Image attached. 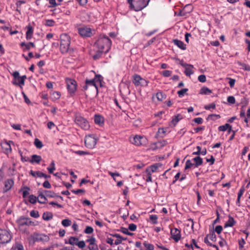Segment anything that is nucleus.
Segmentation results:
<instances>
[{
    "label": "nucleus",
    "instance_id": "nucleus-24",
    "mask_svg": "<svg viewBox=\"0 0 250 250\" xmlns=\"http://www.w3.org/2000/svg\"><path fill=\"white\" fill-rule=\"evenodd\" d=\"M182 119V117L181 115L178 114L176 116H175L173 117V119L171 122V124L175 126L177 123Z\"/></svg>",
    "mask_w": 250,
    "mask_h": 250
},
{
    "label": "nucleus",
    "instance_id": "nucleus-51",
    "mask_svg": "<svg viewBox=\"0 0 250 250\" xmlns=\"http://www.w3.org/2000/svg\"><path fill=\"white\" fill-rule=\"evenodd\" d=\"M87 242L89 243L90 246L95 245L96 239L94 237H91L86 240Z\"/></svg>",
    "mask_w": 250,
    "mask_h": 250
},
{
    "label": "nucleus",
    "instance_id": "nucleus-38",
    "mask_svg": "<svg viewBox=\"0 0 250 250\" xmlns=\"http://www.w3.org/2000/svg\"><path fill=\"white\" fill-rule=\"evenodd\" d=\"M188 91V88H183L178 91L177 93L180 98L184 96V94Z\"/></svg>",
    "mask_w": 250,
    "mask_h": 250
},
{
    "label": "nucleus",
    "instance_id": "nucleus-12",
    "mask_svg": "<svg viewBox=\"0 0 250 250\" xmlns=\"http://www.w3.org/2000/svg\"><path fill=\"white\" fill-rule=\"evenodd\" d=\"M171 237L175 241V242H178L181 239V231L177 229L174 228L170 229Z\"/></svg>",
    "mask_w": 250,
    "mask_h": 250
},
{
    "label": "nucleus",
    "instance_id": "nucleus-42",
    "mask_svg": "<svg viewBox=\"0 0 250 250\" xmlns=\"http://www.w3.org/2000/svg\"><path fill=\"white\" fill-rule=\"evenodd\" d=\"M13 249V250H24L23 246L19 243L15 244Z\"/></svg>",
    "mask_w": 250,
    "mask_h": 250
},
{
    "label": "nucleus",
    "instance_id": "nucleus-60",
    "mask_svg": "<svg viewBox=\"0 0 250 250\" xmlns=\"http://www.w3.org/2000/svg\"><path fill=\"white\" fill-rule=\"evenodd\" d=\"M55 246L57 247V245L54 244V245H52L48 247L41 249L40 250H54V248Z\"/></svg>",
    "mask_w": 250,
    "mask_h": 250
},
{
    "label": "nucleus",
    "instance_id": "nucleus-57",
    "mask_svg": "<svg viewBox=\"0 0 250 250\" xmlns=\"http://www.w3.org/2000/svg\"><path fill=\"white\" fill-rule=\"evenodd\" d=\"M121 231L125 234L128 235H132L133 234L132 233H131L128 231V229L125 228H121Z\"/></svg>",
    "mask_w": 250,
    "mask_h": 250
},
{
    "label": "nucleus",
    "instance_id": "nucleus-22",
    "mask_svg": "<svg viewBox=\"0 0 250 250\" xmlns=\"http://www.w3.org/2000/svg\"><path fill=\"white\" fill-rule=\"evenodd\" d=\"M94 122L96 124L101 125L104 124V120L101 115H95L94 116Z\"/></svg>",
    "mask_w": 250,
    "mask_h": 250
},
{
    "label": "nucleus",
    "instance_id": "nucleus-8",
    "mask_svg": "<svg viewBox=\"0 0 250 250\" xmlns=\"http://www.w3.org/2000/svg\"><path fill=\"white\" fill-rule=\"evenodd\" d=\"M133 83L135 86H146L147 85L148 82L140 75L136 74L133 76Z\"/></svg>",
    "mask_w": 250,
    "mask_h": 250
},
{
    "label": "nucleus",
    "instance_id": "nucleus-46",
    "mask_svg": "<svg viewBox=\"0 0 250 250\" xmlns=\"http://www.w3.org/2000/svg\"><path fill=\"white\" fill-rule=\"evenodd\" d=\"M220 116L219 115H216V114H210L208 116L207 120H214L215 119L214 118H216V119H219L220 118Z\"/></svg>",
    "mask_w": 250,
    "mask_h": 250
},
{
    "label": "nucleus",
    "instance_id": "nucleus-7",
    "mask_svg": "<svg viewBox=\"0 0 250 250\" xmlns=\"http://www.w3.org/2000/svg\"><path fill=\"white\" fill-rule=\"evenodd\" d=\"M11 239V235L7 230L0 229V244L7 243Z\"/></svg>",
    "mask_w": 250,
    "mask_h": 250
},
{
    "label": "nucleus",
    "instance_id": "nucleus-33",
    "mask_svg": "<svg viewBox=\"0 0 250 250\" xmlns=\"http://www.w3.org/2000/svg\"><path fill=\"white\" fill-rule=\"evenodd\" d=\"M149 219L151 221L153 224H156L158 223V217L156 215H150L149 216Z\"/></svg>",
    "mask_w": 250,
    "mask_h": 250
},
{
    "label": "nucleus",
    "instance_id": "nucleus-52",
    "mask_svg": "<svg viewBox=\"0 0 250 250\" xmlns=\"http://www.w3.org/2000/svg\"><path fill=\"white\" fill-rule=\"evenodd\" d=\"M239 248L242 249L244 247V245L245 244V239L243 238L239 240L238 241Z\"/></svg>",
    "mask_w": 250,
    "mask_h": 250
},
{
    "label": "nucleus",
    "instance_id": "nucleus-11",
    "mask_svg": "<svg viewBox=\"0 0 250 250\" xmlns=\"http://www.w3.org/2000/svg\"><path fill=\"white\" fill-rule=\"evenodd\" d=\"M78 31L80 35L83 37H89L92 34L91 28L86 26L79 28Z\"/></svg>",
    "mask_w": 250,
    "mask_h": 250
},
{
    "label": "nucleus",
    "instance_id": "nucleus-40",
    "mask_svg": "<svg viewBox=\"0 0 250 250\" xmlns=\"http://www.w3.org/2000/svg\"><path fill=\"white\" fill-rule=\"evenodd\" d=\"M29 202L32 204H35L36 203L37 200V198L33 195H30L29 196Z\"/></svg>",
    "mask_w": 250,
    "mask_h": 250
},
{
    "label": "nucleus",
    "instance_id": "nucleus-45",
    "mask_svg": "<svg viewBox=\"0 0 250 250\" xmlns=\"http://www.w3.org/2000/svg\"><path fill=\"white\" fill-rule=\"evenodd\" d=\"M166 131L164 128H160L158 129V134L162 138L165 136Z\"/></svg>",
    "mask_w": 250,
    "mask_h": 250
},
{
    "label": "nucleus",
    "instance_id": "nucleus-26",
    "mask_svg": "<svg viewBox=\"0 0 250 250\" xmlns=\"http://www.w3.org/2000/svg\"><path fill=\"white\" fill-rule=\"evenodd\" d=\"M79 241V239L77 237L71 236L69 237L68 243L71 245H76Z\"/></svg>",
    "mask_w": 250,
    "mask_h": 250
},
{
    "label": "nucleus",
    "instance_id": "nucleus-15",
    "mask_svg": "<svg viewBox=\"0 0 250 250\" xmlns=\"http://www.w3.org/2000/svg\"><path fill=\"white\" fill-rule=\"evenodd\" d=\"M30 174L33 177L37 176L39 177H44L45 179L50 178V175H46L41 171H34L32 170L30 171Z\"/></svg>",
    "mask_w": 250,
    "mask_h": 250
},
{
    "label": "nucleus",
    "instance_id": "nucleus-53",
    "mask_svg": "<svg viewBox=\"0 0 250 250\" xmlns=\"http://www.w3.org/2000/svg\"><path fill=\"white\" fill-rule=\"evenodd\" d=\"M167 144V142L165 140L158 141L156 144L158 146L163 147L166 146Z\"/></svg>",
    "mask_w": 250,
    "mask_h": 250
},
{
    "label": "nucleus",
    "instance_id": "nucleus-43",
    "mask_svg": "<svg viewBox=\"0 0 250 250\" xmlns=\"http://www.w3.org/2000/svg\"><path fill=\"white\" fill-rule=\"evenodd\" d=\"M30 215L31 216L37 218L40 216L39 212L37 210H33L30 211Z\"/></svg>",
    "mask_w": 250,
    "mask_h": 250
},
{
    "label": "nucleus",
    "instance_id": "nucleus-36",
    "mask_svg": "<svg viewBox=\"0 0 250 250\" xmlns=\"http://www.w3.org/2000/svg\"><path fill=\"white\" fill-rule=\"evenodd\" d=\"M71 221L68 219H65L62 221V224L65 227H68L71 225Z\"/></svg>",
    "mask_w": 250,
    "mask_h": 250
},
{
    "label": "nucleus",
    "instance_id": "nucleus-58",
    "mask_svg": "<svg viewBox=\"0 0 250 250\" xmlns=\"http://www.w3.org/2000/svg\"><path fill=\"white\" fill-rule=\"evenodd\" d=\"M198 80L202 83H204L206 81V77L204 75H201L198 76Z\"/></svg>",
    "mask_w": 250,
    "mask_h": 250
},
{
    "label": "nucleus",
    "instance_id": "nucleus-63",
    "mask_svg": "<svg viewBox=\"0 0 250 250\" xmlns=\"http://www.w3.org/2000/svg\"><path fill=\"white\" fill-rule=\"evenodd\" d=\"M193 121L198 124H201L203 123V120L202 118L198 117L194 119Z\"/></svg>",
    "mask_w": 250,
    "mask_h": 250
},
{
    "label": "nucleus",
    "instance_id": "nucleus-30",
    "mask_svg": "<svg viewBox=\"0 0 250 250\" xmlns=\"http://www.w3.org/2000/svg\"><path fill=\"white\" fill-rule=\"evenodd\" d=\"M55 21L53 20H45L44 25L46 26L51 27L55 25Z\"/></svg>",
    "mask_w": 250,
    "mask_h": 250
},
{
    "label": "nucleus",
    "instance_id": "nucleus-9",
    "mask_svg": "<svg viewBox=\"0 0 250 250\" xmlns=\"http://www.w3.org/2000/svg\"><path fill=\"white\" fill-rule=\"evenodd\" d=\"M66 83L69 92L71 94H74L77 89L76 82L73 79H66Z\"/></svg>",
    "mask_w": 250,
    "mask_h": 250
},
{
    "label": "nucleus",
    "instance_id": "nucleus-37",
    "mask_svg": "<svg viewBox=\"0 0 250 250\" xmlns=\"http://www.w3.org/2000/svg\"><path fill=\"white\" fill-rule=\"evenodd\" d=\"M193 166H194V163H191V162L190 160H188L186 163V166H185V169L186 170L189 169Z\"/></svg>",
    "mask_w": 250,
    "mask_h": 250
},
{
    "label": "nucleus",
    "instance_id": "nucleus-23",
    "mask_svg": "<svg viewBox=\"0 0 250 250\" xmlns=\"http://www.w3.org/2000/svg\"><path fill=\"white\" fill-rule=\"evenodd\" d=\"M33 29L31 26H27V31L26 33V38L27 40H30L32 38Z\"/></svg>",
    "mask_w": 250,
    "mask_h": 250
},
{
    "label": "nucleus",
    "instance_id": "nucleus-31",
    "mask_svg": "<svg viewBox=\"0 0 250 250\" xmlns=\"http://www.w3.org/2000/svg\"><path fill=\"white\" fill-rule=\"evenodd\" d=\"M229 127L230 128V125L229 124H226L224 125L219 126L218 127V130L221 131H225Z\"/></svg>",
    "mask_w": 250,
    "mask_h": 250
},
{
    "label": "nucleus",
    "instance_id": "nucleus-13",
    "mask_svg": "<svg viewBox=\"0 0 250 250\" xmlns=\"http://www.w3.org/2000/svg\"><path fill=\"white\" fill-rule=\"evenodd\" d=\"M14 184V181L12 179H8L4 182V188L3 191L4 193L7 192L10 190Z\"/></svg>",
    "mask_w": 250,
    "mask_h": 250
},
{
    "label": "nucleus",
    "instance_id": "nucleus-50",
    "mask_svg": "<svg viewBox=\"0 0 250 250\" xmlns=\"http://www.w3.org/2000/svg\"><path fill=\"white\" fill-rule=\"evenodd\" d=\"M157 168H158V167L157 166H155L154 165L151 166H150L149 167V169L147 168L146 169V172L148 173V170L149 169L150 172H155L157 170Z\"/></svg>",
    "mask_w": 250,
    "mask_h": 250
},
{
    "label": "nucleus",
    "instance_id": "nucleus-47",
    "mask_svg": "<svg viewBox=\"0 0 250 250\" xmlns=\"http://www.w3.org/2000/svg\"><path fill=\"white\" fill-rule=\"evenodd\" d=\"M157 99L159 101H162L165 98V95L162 92H158L156 95Z\"/></svg>",
    "mask_w": 250,
    "mask_h": 250
},
{
    "label": "nucleus",
    "instance_id": "nucleus-2",
    "mask_svg": "<svg viewBox=\"0 0 250 250\" xmlns=\"http://www.w3.org/2000/svg\"><path fill=\"white\" fill-rule=\"evenodd\" d=\"M70 38L66 34L60 36V51L62 53H67L70 50Z\"/></svg>",
    "mask_w": 250,
    "mask_h": 250
},
{
    "label": "nucleus",
    "instance_id": "nucleus-39",
    "mask_svg": "<svg viewBox=\"0 0 250 250\" xmlns=\"http://www.w3.org/2000/svg\"><path fill=\"white\" fill-rule=\"evenodd\" d=\"M211 93L210 90L207 87H203L201 88L200 93L202 94H208Z\"/></svg>",
    "mask_w": 250,
    "mask_h": 250
},
{
    "label": "nucleus",
    "instance_id": "nucleus-29",
    "mask_svg": "<svg viewBox=\"0 0 250 250\" xmlns=\"http://www.w3.org/2000/svg\"><path fill=\"white\" fill-rule=\"evenodd\" d=\"M34 145L38 148H41L43 146L42 142L38 139L36 138L34 141Z\"/></svg>",
    "mask_w": 250,
    "mask_h": 250
},
{
    "label": "nucleus",
    "instance_id": "nucleus-1",
    "mask_svg": "<svg viewBox=\"0 0 250 250\" xmlns=\"http://www.w3.org/2000/svg\"><path fill=\"white\" fill-rule=\"evenodd\" d=\"M112 42L108 37L100 35L95 42L94 45L97 49H100L101 52H108L111 48Z\"/></svg>",
    "mask_w": 250,
    "mask_h": 250
},
{
    "label": "nucleus",
    "instance_id": "nucleus-18",
    "mask_svg": "<svg viewBox=\"0 0 250 250\" xmlns=\"http://www.w3.org/2000/svg\"><path fill=\"white\" fill-rule=\"evenodd\" d=\"M185 74L187 76H190L191 74H193V66L191 64L188 65L185 68Z\"/></svg>",
    "mask_w": 250,
    "mask_h": 250
},
{
    "label": "nucleus",
    "instance_id": "nucleus-20",
    "mask_svg": "<svg viewBox=\"0 0 250 250\" xmlns=\"http://www.w3.org/2000/svg\"><path fill=\"white\" fill-rule=\"evenodd\" d=\"M42 160V159L41 156L34 154L31 156V159L30 162L32 164L34 163L39 164Z\"/></svg>",
    "mask_w": 250,
    "mask_h": 250
},
{
    "label": "nucleus",
    "instance_id": "nucleus-62",
    "mask_svg": "<svg viewBox=\"0 0 250 250\" xmlns=\"http://www.w3.org/2000/svg\"><path fill=\"white\" fill-rule=\"evenodd\" d=\"M128 229L131 231H135L137 229V226L134 224H130L129 225Z\"/></svg>",
    "mask_w": 250,
    "mask_h": 250
},
{
    "label": "nucleus",
    "instance_id": "nucleus-41",
    "mask_svg": "<svg viewBox=\"0 0 250 250\" xmlns=\"http://www.w3.org/2000/svg\"><path fill=\"white\" fill-rule=\"evenodd\" d=\"M93 229L90 226H86L84 232L86 234H91L93 232Z\"/></svg>",
    "mask_w": 250,
    "mask_h": 250
},
{
    "label": "nucleus",
    "instance_id": "nucleus-3",
    "mask_svg": "<svg viewBox=\"0 0 250 250\" xmlns=\"http://www.w3.org/2000/svg\"><path fill=\"white\" fill-rule=\"evenodd\" d=\"M50 240V237L48 235L44 233H39L35 232L30 237V241L33 243L42 242L43 244L47 243Z\"/></svg>",
    "mask_w": 250,
    "mask_h": 250
},
{
    "label": "nucleus",
    "instance_id": "nucleus-44",
    "mask_svg": "<svg viewBox=\"0 0 250 250\" xmlns=\"http://www.w3.org/2000/svg\"><path fill=\"white\" fill-rule=\"evenodd\" d=\"M74 153L80 156L89 154V153L88 151L82 150L75 151H74Z\"/></svg>",
    "mask_w": 250,
    "mask_h": 250
},
{
    "label": "nucleus",
    "instance_id": "nucleus-25",
    "mask_svg": "<svg viewBox=\"0 0 250 250\" xmlns=\"http://www.w3.org/2000/svg\"><path fill=\"white\" fill-rule=\"evenodd\" d=\"M53 214L50 212H46L42 215V219L45 221H49L52 219Z\"/></svg>",
    "mask_w": 250,
    "mask_h": 250
},
{
    "label": "nucleus",
    "instance_id": "nucleus-21",
    "mask_svg": "<svg viewBox=\"0 0 250 250\" xmlns=\"http://www.w3.org/2000/svg\"><path fill=\"white\" fill-rule=\"evenodd\" d=\"M236 222L234 221L233 218L230 216H229V220L225 224V228L227 227H231L233 226Z\"/></svg>",
    "mask_w": 250,
    "mask_h": 250
},
{
    "label": "nucleus",
    "instance_id": "nucleus-10",
    "mask_svg": "<svg viewBox=\"0 0 250 250\" xmlns=\"http://www.w3.org/2000/svg\"><path fill=\"white\" fill-rule=\"evenodd\" d=\"M130 141L134 145L140 146L146 142V139L143 136L136 135L132 139L130 138Z\"/></svg>",
    "mask_w": 250,
    "mask_h": 250
},
{
    "label": "nucleus",
    "instance_id": "nucleus-34",
    "mask_svg": "<svg viewBox=\"0 0 250 250\" xmlns=\"http://www.w3.org/2000/svg\"><path fill=\"white\" fill-rule=\"evenodd\" d=\"M103 53H104V52H101L100 49H97L96 54L93 56V59L95 60L100 59Z\"/></svg>",
    "mask_w": 250,
    "mask_h": 250
},
{
    "label": "nucleus",
    "instance_id": "nucleus-27",
    "mask_svg": "<svg viewBox=\"0 0 250 250\" xmlns=\"http://www.w3.org/2000/svg\"><path fill=\"white\" fill-rule=\"evenodd\" d=\"M21 47L25 46V49L27 50H29L31 47H34L35 46L34 43L31 42H30L28 43H25V42H21Z\"/></svg>",
    "mask_w": 250,
    "mask_h": 250
},
{
    "label": "nucleus",
    "instance_id": "nucleus-16",
    "mask_svg": "<svg viewBox=\"0 0 250 250\" xmlns=\"http://www.w3.org/2000/svg\"><path fill=\"white\" fill-rule=\"evenodd\" d=\"M175 45H177L179 48L182 50L186 49V45L181 41L178 39H175L173 41Z\"/></svg>",
    "mask_w": 250,
    "mask_h": 250
},
{
    "label": "nucleus",
    "instance_id": "nucleus-56",
    "mask_svg": "<svg viewBox=\"0 0 250 250\" xmlns=\"http://www.w3.org/2000/svg\"><path fill=\"white\" fill-rule=\"evenodd\" d=\"M24 189H25L22 192V196L23 198H25L29 194L28 191L29 188L27 187H25Z\"/></svg>",
    "mask_w": 250,
    "mask_h": 250
},
{
    "label": "nucleus",
    "instance_id": "nucleus-14",
    "mask_svg": "<svg viewBox=\"0 0 250 250\" xmlns=\"http://www.w3.org/2000/svg\"><path fill=\"white\" fill-rule=\"evenodd\" d=\"M17 223L20 226H23L31 225L33 223L28 218L22 216L17 220Z\"/></svg>",
    "mask_w": 250,
    "mask_h": 250
},
{
    "label": "nucleus",
    "instance_id": "nucleus-28",
    "mask_svg": "<svg viewBox=\"0 0 250 250\" xmlns=\"http://www.w3.org/2000/svg\"><path fill=\"white\" fill-rule=\"evenodd\" d=\"M47 170L50 174H52L54 171L55 170V164L54 161H52L50 166L47 167Z\"/></svg>",
    "mask_w": 250,
    "mask_h": 250
},
{
    "label": "nucleus",
    "instance_id": "nucleus-49",
    "mask_svg": "<svg viewBox=\"0 0 250 250\" xmlns=\"http://www.w3.org/2000/svg\"><path fill=\"white\" fill-rule=\"evenodd\" d=\"M76 246H77L80 249H83L85 247V242L83 240L78 241Z\"/></svg>",
    "mask_w": 250,
    "mask_h": 250
},
{
    "label": "nucleus",
    "instance_id": "nucleus-64",
    "mask_svg": "<svg viewBox=\"0 0 250 250\" xmlns=\"http://www.w3.org/2000/svg\"><path fill=\"white\" fill-rule=\"evenodd\" d=\"M43 186L44 188H51V185L48 181H45V182H44V183H43Z\"/></svg>",
    "mask_w": 250,
    "mask_h": 250
},
{
    "label": "nucleus",
    "instance_id": "nucleus-48",
    "mask_svg": "<svg viewBox=\"0 0 250 250\" xmlns=\"http://www.w3.org/2000/svg\"><path fill=\"white\" fill-rule=\"evenodd\" d=\"M60 96H61V95H60V93L57 91H54L52 94V98L55 100L59 99L60 97Z\"/></svg>",
    "mask_w": 250,
    "mask_h": 250
},
{
    "label": "nucleus",
    "instance_id": "nucleus-19",
    "mask_svg": "<svg viewBox=\"0 0 250 250\" xmlns=\"http://www.w3.org/2000/svg\"><path fill=\"white\" fill-rule=\"evenodd\" d=\"M193 161L194 162V164L195 167H198L199 166L202 165L203 163L202 158L200 156L195 157L193 159Z\"/></svg>",
    "mask_w": 250,
    "mask_h": 250
},
{
    "label": "nucleus",
    "instance_id": "nucleus-6",
    "mask_svg": "<svg viewBox=\"0 0 250 250\" xmlns=\"http://www.w3.org/2000/svg\"><path fill=\"white\" fill-rule=\"evenodd\" d=\"M75 122L77 125L80 126L83 129L88 130L90 127L88 122L82 116H76Z\"/></svg>",
    "mask_w": 250,
    "mask_h": 250
},
{
    "label": "nucleus",
    "instance_id": "nucleus-59",
    "mask_svg": "<svg viewBox=\"0 0 250 250\" xmlns=\"http://www.w3.org/2000/svg\"><path fill=\"white\" fill-rule=\"evenodd\" d=\"M223 230V228L221 226L218 225L215 227V231L218 234H220Z\"/></svg>",
    "mask_w": 250,
    "mask_h": 250
},
{
    "label": "nucleus",
    "instance_id": "nucleus-35",
    "mask_svg": "<svg viewBox=\"0 0 250 250\" xmlns=\"http://www.w3.org/2000/svg\"><path fill=\"white\" fill-rule=\"evenodd\" d=\"M144 246L147 250H154V246L151 244H149L146 242H145L143 243Z\"/></svg>",
    "mask_w": 250,
    "mask_h": 250
},
{
    "label": "nucleus",
    "instance_id": "nucleus-55",
    "mask_svg": "<svg viewBox=\"0 0 250 250\" xmlns=\"http://www.w3.org/2000/svg\"><path fill=\"white\" fill-rule=\"evenodd\" d=\"M249 120H250V107L247 110V117H245L244 121L248 123Z\"/></svg>",
    "mask_w": 250,
    "mask_h": 250
},
{
    "label": "nucleus",
    "instance_id": "nucleus-4",
    "mask_svg": "<svg viewBox=\"0 0 250 250\" xmlns=\"http://www.w3.org/2000/svg\"><path fill=\"white\" fill-rule=\"evenodd\" d=\"M103 80V78L101 75H96L94 79L85 81V85L83 86V89L85 90H87L89 86L91 87L94 91H97L98 87L96 84V82H99L101 83Z\"/></svg>",
    "mask_w": 250,
    "mask_h": 250
},
{
    "label": "nucleus",
    "instance_id": "nucleus-17",
    "mask_svg": "<svg viewBox=\"0 0 250 250\" xmlns=\"http://www.w3.org/2000/svg\"><path fill=\"white\" fill-rule=\"evenodd\" d=\"M38 202L41 204H44L46 202L47 199L43 192H40L37 198Z\"/></svg>",
    "mask_w": 250,
    "mask_h": 250
},
{
    "label": "nucleus",
    "instance_id": "nucleus-32",
    "mask_svg": "<svg viewBox=\"0 0 250 250\" xmlns=\"http://www.w3.org/2000/svg\"><path fill=\"white\" fill-rule=\"evenodd\" d=\"M46 197H56L55 194L54 192L49 190H44L43 191Z\"/></svg>",
    "mask_w": 250,
    "mask_h": 250
},
{
    "label": "nucleus",
    "instance_id": "nucleus-61",
    "mask_svg": "<svg viewBox=\"0 0 250 250\" xmlns=\"http://www.w3.org/2000/svg\"><path fill=\"white\" fill-rule=\"evenodd\" d=\"M162 74L164 77H167L171 75V72L169 70H165L162 72Z\"/></svg>",
    "mask_w": 250,
    "mask_h": 250
},
{
    "label": "nucleus",
    "instance_id": "nucleus-54",
    "mask_svg": "<svg viewBox=\"0 0 250 250\" xmlns=\"http://www.w3.org/2000/svg\"><path fill=\"white\" fill-rule=\"evenodd\" d=\"M228 102L231 104H234L235 102V98L233 96H230L227 98Z\"/></svg>",
    "mask_w": 250,
    "mask_h": 250
},
{
    "label": "nucleus",
    "instance_id": "nucleus-5",
    "mask_svg": "<svg viewBox=\"0 0 250 250\" xmlns=\"http://www.w3.org/2000/svg\"><path fill=\"white\" fill-rule=\"evenodd\" d=\"M97 138L95 134L86 135L84 139L85 146L89 148H93L97 144Z\"/></svg>",
    "mask_w": 250,
    "mask_h": 250
}]
</instances>
